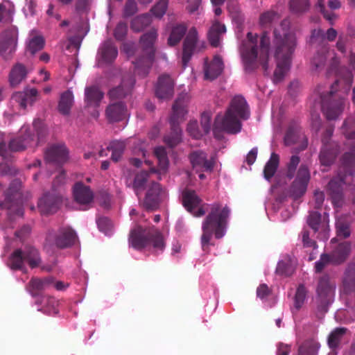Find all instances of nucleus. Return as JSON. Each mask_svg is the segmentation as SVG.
Returning <instances> with one entry per match:
<instances>
[{
  "label": "nucleus",
  "mask_w": 355,
  "mask_h": 355,
  "mask_svg": "<svg viewBox=\"0 0 355 355\" xmlns=\"http://www.w3.org/2000/svg\"><path fill=\"white\" fill-rule=\"evenodd\" d=\"M25 257L22 249H16L10 254L9 258L8 266L12 270H22Z\"/></svg>",
  "instance_id": "nucleus-41"
},
{
  "label": "nucleus",
  "mask_w": 355,
  "mask_h": 355,
  "mask_svg": "<svg viewBox=\"0 0 355 355\" xmlns=\"http://www.w3.org/2000/svg\"><path fill=\"white\" fill-rule=\"evenodd\" d=\"M355 173V155L345 153L341 159V166L338 174L332 178L327 187V193L335 207H342L345 204V185H350L354 182Z\"/></svg>",
  "instance_id": "nucleus-3"
},
{
  "label": "nucleus",
  "mask_w": 355,
  "mask_h": 355,
  "mask_svg": "<svg viewBox=\"0 0 355 355\" xmlns=\"http://www.w3.org/2000/svg\"><path fill=\"white\" fill-rule=\"evenodd\" d=\"M230 212L228 206L223 207L220 202L210 205V211L202 223L201 245L204 251L207 250L213 235L217 239L224 236Z\"/></svg>",
  "instance_id": "nucleus-4"
},
{
  "label": "nucleus",
  "mask_w": 355,
  "mask_h": 355,
  "mask_svg": "<svg viewBox=\"0 0 355 355\" xmlns=\"http://www.w3.org/2000/svg\"><path fill=\"white\" fill-rule=\"evenodd\" d=\"M307 224L314 231L318 232V236L322 239H327L329 231V216L327 213L322 215L317 211H309L307 217Z\"/></svg>",
  "instance_id": "nucleus-15"
},
{
  "label": "nucleus",
  "mask_w": 355,
  "mask_h": 355,
  "mask_svg": "<svg viewBox=\"0 0 355 355\" xmlns=\"http://www.w3.org/2000/svg\"><path fill=\"white\" fill-rule=\"evenodd\" d=\"M300 162V159L297 155L291 156L288 163L287 164L286 177L291 179L294 177L297 166Z\"/></svg>",
  "instance_id": "nucleus-55"
},
{
  "label": "nucleus",
  "mask_w": 355,
  "mask_h": 355,
  "mask_svg": "<svg viewBox=\"0 0 355 355\" xmlns=\"http://www.w3.org/2000/svg\"><path fill=\"white\" fill-rule=\"evenodd\" d=\"M33 128L37 135L38 142L42 141L47 134V129L40 119H35L33 121Z\"/></svg>",
  "instance_id": "nucleus-59"
},
{
  "label": "nucleus",
  "mask_w": 355,
  "mask_h": 355,
  "mask_svg": "<svg viewBox=\"0 0 355 355\" xmlns=\"http://www.w3.org/2000/svg\"><path fill=\"white\" fill-rule=\"evenodd\" d=\"M28 73V69L24 64L20 62L15 64L8 74L10 86L17 87L26 79Z\"/></svg>",
  "instance_id": "nucleus-26"
},
{
  "label": "nucleus",
  "mask_w": 355,
  "mask_h": 355,
  "mask_svg": "<svg viewBox=\"0 0 355 355\" xmlns=\"http://www.w3.org/2000/svg\"><path fill=\"white\" fill-rule=\"evenodd\" d=\"M135 83V80L132 75L124 76L121 84L109 91V98L111 101L123 99L130 94Z\"/></svg>",
  "instance_id": "nucleus-19"
},
{
  "label": "nucleus",
  "mask_w": 355,
  "mask_h": 355,
  "mask_svg": "<svg viewBox=\"0 0 355 355\" xmlns=\"http://www.w3.org/2000/svg\"><path fill=\"white\" fill-rule=\"evenodd\" d=\"M151 21L148 14L139 15L131 21L130 28L134 32H141L150 24Z\"/></svg>",
  "instance_id": "nucleus-44"
},
{
  "label": "nucleus",
  "mask_w": 355,
  "mask_h": 355,
  "mask_svg": "<svg viewBox=\"0 0 355 355\" xmlns=\"http://www.w3.org/2000/svg\"><path fill=\"white\" fill-rule=\"evenodd\" d=\"M106 116L111 122L123 120L127 116L126 105L121 101L110 103L106 109Z\"/></svg>",
  "instance_id": "nucleus-27"
},
{
  "label": "nucleus",
  "mask_w": 355,
  "mask_h": 355,
  "mask_svg": "<svg viewBox=\"0 0 355 355\" xmlns=\"http://www.w3.org/2000/svg\"><path fill=\"white\" fill-rule=\"evenodd\" d=\"M343 292L349 294L355 289V262L348 264L343 280Z\"/></svg>",
  "instance_id": "nucleus-31"
},
{
  "label": "nucleus",
  "mask_w": 355,
  "mask_h": 355,
  "mask_svg": "<svg viewBox=\"0 0 355 355\" xmlns=\"http://www.w3.org/2000/svg\"><path fill=\"white\" fill-rule=\"evenodd\" d=\"M99 54L105 63L112 62L118 55L117 48L111 40L104 42L99 49Z\"/></svg>",
  "instance_id": "nucleus-30"
},
{
  "label": "nucleus",
  "mask_w": 355,
  "mask_h": 355,
  "mask_svg": "<svg viewBox=\"0 0 355 355\" xmlns=\"http://www.w3.org/2000/svg\"><path fill=\"white\" fill-rule=\"evenodd\" d=\"M77 239L75 231L69 227H60L57 230L49 231L46 240L45 247L64 249L74 245Z\"/></svg>",
  "instance_id": "nucleus-12"
},
{
  "label": "nucleus",
  "mask_w": 355,
  "mask_h": 355,
  "mask_svg": "<svg viewBox=\"0 0 355 355\" xmlns=\"http://www.w3.org/2000/svg\"><path fill=\"white\" fill-rule=\"evenodd\" d=\"M338 85L336 80L331 89L326 92L323 85H318L315 89L314 107L320 108L328 120H335L342 114L345 107V99L334 94V87Z\"/></svg>",
  "instance_id": "nucleus-7"
},
{
  "label": "nucleus",
  "mask_w": 355,
  "mask_h": 355,
  "mask_svg": "<svg viewBox=\"0 0 355 355\" xmlns=\"http://www.w3.org/2000/svg\"><path fill=\"white\" fill-rule=\"evenodd\" d=\"M200 202L201 199L194 191L186 190L182 193V205L189 212L193 213Z\"/></svg>",
  "instance_id": "nucleus-32"
},
{
  "label": "nucleus",
  "mask_w": 355,
  "mask_h": 355,
  "mask_svg": "<svg viewBox=\"0 0 355 355\" xmlns=\"http://www.w3.org/2000/svg\"><path fill=\"white\" fill-rule=\"evenodd\" d=\"M340 152L338 144H331L329 146H322L319 155L320 162L323 166H329L335 161Z\"/></svg>",
  "instance_id": "nucleus-28"
},
{
  "label": "nucleus",
  "mask_w": 355,
  "mask_h": 355,
  "mask_svg": "<svg viewBox=\"0 0 355 355\" xmlns=\"http://www.w3.org/2000/svg\"><path fill=\"white\" fill-rule=\"evenodd\" d=\"M309 0H290L289 8L295 15H302L306 13L310 8Z\"/></svg>",
  "instance_id": "nucleus-46"
},
{
  "label": "nucleus",
  "mask_w": 355,
  "mask_h": 355,
  "mask_svg": "<svg viewBox=\"0 0 355 355\" xmlns=\"http://www.w3.org/2000/svg\"><path fill=\"white\" fill-rule=\"evenodd\" d=\"M320 347V343L314 339H309L303 342L299 347V355H318Z\"/></svg>",
  "instance_id": "nucleus-38"
},
{
  "label": "nucleus",
  "mask_w": 355,
  "mask_h": 355,
  "mask_svg": "<svg viewBox=\"0 0 355 355\" xmlns=\"http://www.w3.org/2000/svg\"><path fill=\"white\" fill-rule=\"evenodd\" d=\"M281 31L274 30L273 45L277 67L273 73L272 80L277 84L282 81L290 70L292 55L297 46L295 33L289 31V21L284 19L280 24Z\"/></svg>",
  "instance_id": "nucleus-1"
},
{
  "label": "nucleus",
  "mask_w": 355,
  "mask_h": 355,
  "mask_svg": "<svg viewBox=\"0 0 355 355\" xmlns=\"http://www.w3.org/2000/svg\"><path fill=\"white\" fill-rule=\"evenodd\" d=\"M62 200V195L58 190L46 192L39 199L37 207L42 214L55 213L60 208Z\"/></svg>",
  "instance_id": "nucleus-13"
},
{
  "label": "nucleus",
  "mask_w": 355,
  "mask_h": 355,
  "mask_svg": "<svg viewBox=\"0 0 355 355\" xmlns=\"http://www.w3.org/2000/svg\"><path fill=\"white\" fill-rule=\"evenodd\" d=\"M44 39L42 36L35 35L30 39L28 44V51L32 54L42 50L44 46Z\"/></svg>",
  "instance_id": "nucleus-50"
},
{
  "label": "nucleus",
  "mask_w": 355,
  "mask_h": 355,
  "mask_svg": "<svg viewBox=\"0 0 355 355\" xmlns=\"http://www.w3.org/2000/svg\"><path fill=\"white\" fill-rule=\"evenodd\" d=\"M279 155L272 153L263 168V176L267 180H270L274 176L279 166Z\"/></svg>",
  "instance_id": "nucleus-39"
},
{
  "label": "nucleus",
  "mask_w": 355,
  "mask_h": 355,
  "mask_svg": "<svg viewBox=\"0 0 355 355\" xmlns=\"http://www.w3.org/2000/svg\"><path fill=\"white\" fill-rule=\"evenodd\" d=\"M53 277L44 278L33 277L27 286V290L33 297H40L42 293L53 284Z\"/></svg>",
  "instance_id": "nucleus-23"
},
{
  "label": "nucleus",
  "mask_w": 355,
  "mask_h": 355,
  "mask_svg": "<svg viewBox=\"0 0 355 355\" xmlns=\"http://www.w3.org/2000/svg\"><path fill=\"white\" fill-rule=\"evenodd\" d=\"M128 241L136 250L153 247L155 252H162L165 248L163 234L155 226L143 227L137 222L131 229Z\"/></svg>",
  "instance_id": "nucleus-6"
},
{
  "label": "nucleus",
  "mask_w": 355,
  "mask_h": 355,
  "mask_svg": "<svg viewBox=\"0 0 355 355\" xmlns=\"http://www.w3.org/2000/svg\"><path fill=\"white\" fill-rule=\"evenodd\" d=\"M137 12V5L135 0H127L123 8V17H129Z\"/></svg>",
  "instance_id": "nucleus-64"
},
{
  "label": "nucleus",
  "mask_w": 355,
  "mask_h": 355,
  "mask_svg": "<svg viewBox=\"0 0 355 355\" xmlns=\"http://www.w3.org/2000/svg\"><path fill=\"white\" fill-rule=\"evenodd\" d=\"M226 31L225 25L219 22H215L210 28L208 32V40L210 44L214 47H217L220 44V35Z\"/></svg>",
  "instance_id": "nucleus-35"
},
{
  "label": "nucleus",
  "mask_w": 355,
  "mask_h": 355,
  "mask_svg": "<svg viewBox=\"0 0 355 355\" xmlns=\"http://www.w3.org/2000/svg\"><path fill=\"white\" fill-rule=\"evenodd\" d=\"M33 138L29 135H24L12 139L10 141L8 144V150L11 152H18L26 149L30 141H33Z\"/></svg>",
  "instance_id": "nucleus-40"
},
{
  "label": "nucleus",
  "mask_w": 355,
  "mask_h": 355,
  "mask_svg": "<svg viewBox=\"0 0 355 355\" xmlns=\"http://www.w3.org/2000/svg\"><path fill=\"white\" fill-rule=\"evenodd\" d=\"M329 263H332L330 255L329 254H321L320 259L315 263V272H321L323 269Z\"/></svg>",
  "instance_id": "nucleus-61"
},
{
  "label": "nucleus",
  "mask_w": 355,
  "mask_h": 355,
  "mask_svg": "<svg viewBox=\"0 0 355 355\" xmlns=\"http://www.w3.org/2000/svg\"><path fill=\"white\" fill-rule=\"evenodd\" d=\"M187 26L184 24H176L171 27L167 44L169 46L178 44L186 35L183 42L182 63L183 68L187 66L195 50L198 41V33L196 28L192 27L186 35Z\"/></svg>",
  "instance_id": "nucleus-8"
},
{
  "label": "nucleus",
  "mask_w": 355,
  "mask_h": 355,
  "mask_svg": "<svg viewBox=\"0 0 355 355\" xmlns=\"http://www.w3.org/2000/svg\"><path fill=\"white\" fill-rule=\"evenodd\" d=\"M73 196L75 202L80 206V209L83 211L91 208L94 199V194L91 188L82 182L74 184Z\"/></svg>",
  "instance_id": "nucleus-14"
},
{
  "label": "nucleus",
  "mask_w": 355,
  "mask_h": 355,
  "mask_svg": "<svg viewBox=\"0 0 355 355\" xmlns=\"http://www.w3.org/2000/svg\"><path fill=\"white\" fill-rule=\"evenodd\" d=\"M96 223L98 230L104 233L105 235H110L113 229V224L112 221L105 216H101L96 219Z\"/></svg>",
  "instance_id": "nucleus-53"
},
{
  "label": "nucleus",
  "mask_w": 355,
  "mask_h": 355,
  "mask_svg": "<svg viewBox=\"0 0 355 355\" xmlns=\"http://www.w3.org/2000/svg\"><path fill=\"white\" fill-rule=\"evenodd\" d=\"M162 192V189L159 183L153 182L150 184L143 202V206L146 209L153 211L158 208Z\"/></svg>",
  "instance_id": "nucleus-21"
},
{
  "label": "nucleus",
  "mask_w": 355,
  "mask_h": 355,
  "mask_svg": "<svg viewBox=\"0 0 355 355\" xmlns=\"http://www.w3.org/2000/svg\"><path fill=\"white\" fill-rule=\"evenodd\" d=\"M38 92L35 88H26L24 91L15 92L12 99L17 103L21 108L26 109L32 105L36 101Z\"/></svg>",
  "instance_id": "nucleus-24"
},
{
  "label": "nucleus",
  "mask_w": 355,
  "mask_h": 355,
  "mask_svg": "<svg viewBox=\"0 0 355 355\" xmlns=\"http://www.w3.org/2000/svg\"><path fill=\"white\" fill-rule=\"evenodd\" d=\"M189 159L192 168L196 173L209 172L214 167L215 161L213 158L208 159L205 152L202 150H193L189 155Z\"/></svg>",
  "instance_id": "nucleus-17"
},
{
  "label": "nucleus",
  "mask_w": 355,
  "mask_h": 355,
  "mask_svg": "<svg viewBox=\"0 0 355 355\" xmlns=\"http://www.w3.org/2000/svg\"><path fill=\"white\" fill-rule=\"evenodd\" d=\"M334 289L335 286L330 282L328 275H324L320 278L317 287L318 297L330 298Z\"/></svg>",
  "instance_id": "nucleus-33"
},
{
  "label": "nucleus",
  "mask_w": 355,
  "mask_h": 355,
  "mask_svg": "<svg viewBox=\"0 0 355 355\" xmlns=\"http://www.w3.org/2000/svg\"><path fill=\"white\" fill-rule=\"evenodd\" d=\"M301 136V128L297 123H291L284 137V144L291 146L295 144Z\"/></svg>",
  "instance_id": "nucleus-45"
},
{
  "label": "nucleus",
  "mask_w": 355,
  "mask_h": 355,
  "mask_svg": "<svg viewBox=\"0 0 355 355\" xmlns=\"http://www.w3.org/2000/svg\"><path fill=\"white\" fill-rule=\"evenodd\" d=\"M315 8H318L320 12L323 15V17L333 25L334 20L336 19V15L334 12H329L324 6V0H317L315 5Z\"/></svg>",
  "instance_id": "nucleus-54"
},
{
  "label": "nucleus",
  "mask_w": 355,
  "mask_h": 355,
  "mask_svg": "<svg viewBox=\"0 0 355 355\" xmlns=\"http://www.w3.org/2000/svg\"><path fill=\"white\" fill-rule=\"evenodd\" d=\"M85 100L87 105L98 106L103 98V93L96 86L87 87L85 89Z\"/></svg>",
  "instance_id": "nucleus-34"
},
{
  "label": "nucleus",
  "mask_w": 355,
  "mask_h": 355,
  "mask_svg": "<svg viewBox=\"0 0 355 355\" xmlns=\"http://www.w3.org/2000/svg\"><path fill=\"white\" fill-rule=\"evenodd\" d=\"M18 33L16 30L8 29L0 35V55L5 60L11 58L15 51Z\"/></svg>",
  "instance_id": "nucleus-16"
},
{
  "label": "nucleus",
  "mask_w": 355,
  "mask_h": 355,
  "mask_svg": "<svg viewBox=\"0 0 355 355\" xmlns=\"http://www.w3.org/2000/svg\"><path fill=\"white\" fill-rule=\"evenodd\" d=\"M309 180V168L306 165L302 164L290 189V193L295 199L300 198L305 193Z\"/></svg>",
  "instance_id": "nucleus-18"
},
{
  "label": "nucleus",
  "mask_w": 355,
  "mask_h": 355,
  "mask_svg": "<svg viewBox=\"0 0 355 355\" xmlns=\"http://www.w3.org/2000/svg\"><path fill=\"white\" fill-rule=\"evenodd\" d=\"M280 19V15L275 10H268L261 14L259 24L263 28L270 27V25Z\"/></svg>",
  "instance_id": "nucleus-48"
},
{
  "label": "nucleus",
  "mask_w": 355,
  "mask_h": 355,
  "mask_svg": "<svg viewBox=\"0 0 355 355\" xmlns=\"http://www.w3.org/2000/svg\"><path fill=\"white\" fill-rule=\"evenodd\" d=\"M334 131V125H329L328 126L325 131L323 132L321 138L322 146H329L331 144H338L336 141H334L331 140V137L333 135Z\"/></svg>",
  "instance_id": "nucleus-62"
},
{
  "label": "nucleus",
  "mask_w": 355,
  "mask_h": 355,
  "mask_svg": "<svg viewBox=\"0 0 355 355\" xmlns=\"http://www.w3.org/2000/svg\"><path fill=\"white\" fill-rule=\"evenodd\" d=\"M351 252V243L344 241L339 243L329 254L333 264H340L345 261Z\"/></svg>",
  "instance_id": "nucleus-29"
},
{
  "label": "nucleus",
  "mask_w": 355,
  "mask_h": 355,
  "mask_svg": "<svg viewBox=\"0 0 355 355\" xmlns=\"http://www.w3.org/2000/svg\"><path fill=\"white\" fill-rule=\"evenodd\" d=\"M149 176V172L146 171H142L137 173L134 179L133 188L136 191V194L138 196V190L144 189L148 178Z\"/></svg>",
  "instance_id": "nucleus-52"
},
{
  "label": "nucleus",
  "mask_w": 355,
  "mask_h": 355,
  "mask_svg": "<svg viewBox=\"0 0 355 355\" xmlns=\"http://www.w3.org/2000/svg\"><path fill=\"white\" fill-rule=\"evenodd\" d=\"M67 159L68 150L64 144H53L45 151V160L49 163L61 164Z\"/></svg>",
  "instance_id": "nucleus-22"
},
{
  "label": "nucleus",
  "mask_w": 355,
  "mask_h": 355,
  "mask_svg": "<svg viewBox=\"0 0 355 355\" xmlns=\"http://www.w3.org/2000/svg\"><path fill=\"white\" fill-rule=\"evenodd\" d=\"M21 182L18 179L12 180L5 193V199L0 203V209H6L10 220L15 216H23L24 209L22 196L20 192Z\"/></svg>",
  "instance_id": "nucleus-11"
},
{
  "label": "nucleus",
  "mask_w": 355,
  "mask_h": 355,
  "mask_svg": "<svg viewBox=\"0 0 355 355\" xmlns=\"http://www.w3.org/2000/svg\"><path fill=\"white\" fill-rule=\"evenodd\" d=\"M187 94L180 95L173 105V114L170 118L171 132L166 135L164 141L169 147H174L181 141L182 130L178 120L185 115Z\"/></svg>",
  "instance_id": "nucleus-10"
},
{
  "label": "nucleus",
  "mask_w": 355,
  "mask_h": 355,
  "mask_svg": "<svg viewBox=\"0 0 355 355\" xmlns=\"http://www.w3.org/2000/svg\"><path fill=\"white\" fill-rule=\"evenodd\" d=\"M36 303L42 305V309H44L45 311H48L50 314L56 313L58 312L57 306L58 302L53 297L42 295L37 300Z\"/></svg>",
  "instance_id": "nucleus-43"
},
{
  "label": "nucleus",
  "mask_w": 355,
  "mask_h": 355,
  "mask_svg": "<svg viewBox=\"0 0 355 355\" xmlns=\"http://www.w3.org/2000/svg\"><path fill=\"white\" fill-rule=\"evenodd\" d=\"M25 261L31 268H35L41 263V257L39 251L33 246H26L23 250Z\"/></svg>",
  "instance_id": "nucleus-36"
},
{
  "label": "nucleus",
  "mask_w": 355,
  "mask_h": 355,
  "mask_svg": "<svg viewBox=\"0 0 355 355\" xmlns=\"http://www.w3.org/2000/svg\"><path fill=\"white\" fill-rule=\"evenodd\" d=\"M307 291L303 284L299 285L297 288L295 298H294V306L298 311L304 303L306 297Z\"/></svg>",
  "instance_id": "nucleus-51"
},
{
  "label": "nucleus",
  "mask_w": 355,
  "mask_h": 355,
  "mask_svg": "<svg viewBox=\"0 0 355 355\" xmlns=\"http://www.w3.org/2000/svg\"><path fill=\"white\" fill-rule=\"evenodd\" d=\"M125 148V144L123 141H114L110 144V145L107 147V150L112 151V159L114 162H118L121 158L124 150Z\"/></svg>",
  "instance_id": "nucleus-47"
},
{
  "label": "nucleus",
  "mask_w": 355,
  "mask_h": 355,
  "mask_svg": "<svg viewBox=\"0 0 355 355\" xmlns=\"http://www.w3.org/2000/svg\"><path fill=\"white\" fill-rule=\"evenodd\" d=\"M73 103L72 92L67 90L61 94L58 103V111L63 115H68Z\"/></svg>",
  "instance_id": "nucleus-37"
},
{
  "label": "nucleus",
  "mask_w": 355,
  "mask_h": 355,
  "mask_svg": "<svg viewBox=\"0 0 355 355\" xmlns=\"http://www.w3.org/2000/svg\"><path fill=\"white\" fill-rule=\"evenodd\" d=\"M33 128L37 135L38 142L42 141L47 134V129L40 119H35L33 121Z\"/></svg>",
  "instance_id": "nucleus-60"
},
{
  "label": "nucleus",
  "mask_w": 355,
  "mask_h": 355,
  "mask_svg": "<svg viewBox=\"0 0 355 355\" xmlns=\"http://www.w3.org/2000/svg\"><path fill=\"white\" fill-rule=\"evenodd\" d=\"M157 38V31L153 28L141 35L140 43L143 49L142 55L134 62L135 73L145 77L149 72L154 61L155 49L154 44Z\"/></svg>",
  "instance_id": "nucleus-9"
},
{
  "label": "nucleus",
  "mask_w": 355,
  "mask_h": 355,
  "mask_svg": "<svg viewBox=\"0 0 355 355\" xmlns=\"http://www.w3.org/2000/svg\"><path fill=\"white\" fill-rule=\"evenodd\" d=\"M154 154L158 160V166L160 170L166 171L168 166V159L166 149L162 146L155 148Z\"/></svg>",
  "instance_id": "nucleus-49"
},
{
  "label": "nucleus",
  "mask_w": 355,
  "mask_h": 355,
  "mask_svg": "<svg viewBox=\"0 0 355 355\" xmlns=\"http://www.w3.org/2000/svg\"><path fill=\"white\" fill-rule=\"evenodd\" d=\"M168 8V0H160L152 8V13L157 17H162Z\"/></svg>",
  "instance_id": "nucleus-56"
},
{
  "label": "nucleus",
  "mask_w": 355,
  "mask_h": 355,
  "mask_svg": "<svg viewBox=\"0 0 355 355\" xmlns=\"http://www.w3.org/2000/svg\"><path fill=\"white\" fill-rule=\"evenodd\" d=\"M347 329L345 327H337L333 330L328 336L327 343L329 348L335 349L338 347L343 337L346 334Z\"/></svg>",
  "instance_id": "nucleus-42"
},
{
  "label": "nucleus",
  "mask_w": 355,
  "mask_h": 355,
  "mask_svg": "<svg viewBox=\"0 0 355 355\" xmlns=\"http://www.w3.org/2000/svg\"><path fill=\"white\" fill-rule=\"evenodd\" d=\"M258 35L249 32L246 40H243L240 47V53L245 71L251 72L261 66L266 73L268 69L270 51V37L267 31H263L260 40V50L258 52Z\"/></svg>",
  "instance_id": "nucleus-2"
},
{
  "label": "nucleus",
  "mask_w": 355,
  "mask_h": 355,
  "mask_svg": "<svg viewBox=\"0 0 355 355\" xmlns=\"http://www.w3.org/2000/svg\"><path fill=\"white\" fill-rule=\"evenodd\" d=\"M174 81L170 76L161 75L155 87L156 96L162 100L171 98L174 94Z\"/></svg>",
  "instance_id": "nucleus-20"
},
{
  "label": "nucleus",
  "mask_w": 355,
  "mask_h": 355,
  "mask_svg": "<svg viewBox=\"0 0 355 355\" xmlns=\"http://www.w3.org/2000/svg\"><path fill=\"white\" fill-rule=\"evenodd\" d=\"M250 116V109L247 101L241 95L235 96L230 103L223 116L217 115L214 125V133L218 130L229 134H237L241 132V120H247Z\"/></svg>",
  "instance_id": "nucleus-5"
},
{
  "label": "nucleus",
  "mask_w": 355,
  "mask_h": 355,
  "mask_svg": "<svg viewBox=\"0 0 355 355\" xmlns=\"http://www.w3.org/2000/svg\"><path fill=\"white\" fill-rule=\"evenodd\" d=\"M224 64L221 57L216 55L210 62L207 61L205 63L204 71L205 78L213 80L217 78L223 72Z\"/></svg>",
  "instance_id": "nucleus-25"
},
{
  "label": "nucleus",
  "mask_w": 355,
  "mask_h": 355,
  "mask_svg": "<svg viewBox=\"0 0 355 355\" xmlns=\"http://www.w3.org/2000/svg\"><path fill=\"white\" fill-rule=\"evenodd\" d=\"M128 31V26L125 22H119L116 26L114 32V35L117 40H123L125 37Z\"/></svg>",
  "instance_id": "nucleus-63"
},
{
  "label": "nucleus",
  "mask_w": 355,
  "mask_h": 355,
  "mask_svg": "<svg viewBox=\"0 0 355 355\" xmlns=\"http://www.w3.org/2000/svg\"><path fill=\"white\" fill-rule=\"evenodd\" d=\"M326 60L327 58L324 53H317L311 60L313 68H314L315 71H320L324 68Z\"/></svg>",
  "instance_id": "nucleus-57"
},
{
  "label": "nucleus",
  "mask_w": 355,
  "mask_h": 355,
  "mask_svg": "<svg viewBox=\"0 0 355 355\" xmlns=\"http://www.w3.org/2000/svg\"><path fill=\"white\" fill-rule=\"evenodd\" d=\"M293 272V269L288 262L281 261L278 263L276 268L277 274L288 277L291 275Z\"/></svg>",
  "instance_id": "nucleus-58"
}]
</instances>
